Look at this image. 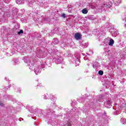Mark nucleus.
I'll return each instance as SVG.
<instances>
[{
    "label": "nucleus",
    "mask_w": 126,
    "mask_h": 126,
    "mask_svg": "<svg viewBox=\"0 0 126 126\" xmlns=\"http://www.w3.org/2000/svg\"><path fill=\"white\" fill-rule=\"evenodd\" d=\"M18 34H19V35H20L21 34H23V30H21L18 32Z\"/></svg>",
    "instance_id": "nucleus-5"
},
{
    "label": "nucleus",
    "mask_w": 126,
    "mask_h": 126,
    "mask_svg": "<svg viewBox=\"0 0 126 126\" xmlns=\"http://www.w3.org/2000/svg\"><path fill=\"white\" fill-rule=\"evenodd\" d=\"M82 12L83 14H87L88 13V10L86 8H84L82 10Z\"/></svg>",
    "instance_id": "nucleus-2"
},
{
    "label": "nucleus",
    "mask_w": 126,
    "mask_h": 126,
    "mask_svg": "<svg viewBox=\"0 0 126 126\" xmlns=\"http://www.w3.org/2000/svg\"><path fill=\"white\" fill-rule=\"evenodd\" d=\"M82 36L80 32H77L74 34V38L76 40H80L82 38Z\"/></svg>",
    "instance_id": "nucleus-1"
},
{
    "label": "nucleus",
    "mask_w": 126,
    "mask_h": 126,
    "mask_svg": "<svg viewBox=\"0 0 126 126\" xmlns=\"http://www.w3.org/2000/svg\"><path fill=\"white\" fill-rule=\"evenodd\" d=\"M109 45L110 46H113V45H114V39H110Z\"/></svg>",
    "instance_id": "nucleus-3"
},
{
    "label": "nucleus",
    "mask_w": 126,
    "mask_h": 126,
    "mask_svg": "<svg viewBox=\"0 0 126 126\" xmlns=\"http://www.w3.org/2000/svg\"><path fill=\"white\" fill-rule=\"evenodd\" d=\"M0 106H3V103L1 101H0Z\"/></svg>",
    "instance_id": "nucleus-6"
},
{
    "label": "nucleus",
    "mask_w": 126,
    "mask_h": 126,
    "mask_svg": "<svg viewBox=\"0 0 126 126\" xmlns=\"http://www.w3.org/2000/svg\"><path fill=\"white\" fill-rule=\"evenodd\" d=\"M62 16H63V17H64V18H65V14H63V15H62Z\"/></svg>",
    "instance_id": "nucleus-7"
},
{
    "label": "nucleus",
    "mask_w": 126,
    "mask_h": 126,
    "mask_svg": "<svg viewBox=\"0 0 126 126\" xmlns=\"http://www.w3.org/2000/svg\"><path fill=\"white\" fill-rule=\"evenodd\" d=\"M98 74H99V75H103V74H104V72L102 70H99L98 71Z\"/></svg>",
    "instance_id": "nucleus-4"
},
{
    "label": "nucleus",
    "mask_w": 126,
    "mask_h": 126,
    "mask_svg": "<svg viewBox=\"0 0 126 126\" xmlns=\"http://www.w3.org/2000/svg\"><path fill=\"white\" fill-rule=\"evenodd\" d=\"M67 126H71V124H70V123H68Z\"/></svg>",
    "instance_id": "nucleus-8"
}]
</instances>
